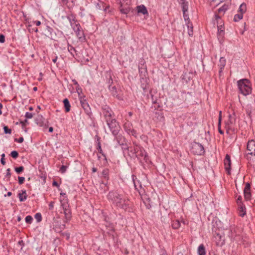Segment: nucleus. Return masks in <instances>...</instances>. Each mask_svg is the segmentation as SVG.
Returning <instances> with one entry per match:
<instances>
[{
    "instance_id": "obj_1",
    "label": "nucleus",
    "mask_w": 255,
    "mask_h": 255,
    "mask_svg": "<svg viewBox=\"0 0 255 255\" xmlns=\"http://www.w3.org/2000/svg\"><path fill=\"white\" fill-rule=\"evenodd\" d=\"M107 198L118 209L126 211L129 207V199L126 196L120 194L117 191H110L107 195Z\"/></svg>"
},
{
    "instance_id": "obj_2",
    "label": "nucleus",
    "mask_w": 255,
    "mask_h": 255,
    "mask_svg": "<svg viewBox=\"0 0 255 255\" xmlns=\"http://www.w3.org/2000/svg\"><path fill=\"white\" fill-rule=\"evenodd\" d=\"M67 17L70 22L72 28L75 31L79 40L81 42H84L86 40V38L84 31L80 23L76 19L75 16L73 14H70L67 16Z\"/></svg>"
},
{
    "instance_id": "obj_3",
    "label": "nucleus",
    "mask_w": 255,
    "mask_h": 255,
    "mask_svg": "<svg viewBox=\"0 0 255 255\" xmlns=\"http://www.w3.org/2000/svg\"><path fill=\"white\" fill-rule=\"evenodd\" d=\"M238 87L240 93L244 96L251 93L252 88L249 80L243 79L238 81Z\"/></svg>"
},
{
    "instance_id": "obj_4",
    "label": "nucleus",
    "mask_w": 255,
    "mask_h": 255,
    "mask_svg": "<svg viewBox=\"0 0 255 255\" xmlns=\"http://www.w3.org/2000/svg\"><path fill=\"white\" fill-rule=\"evenodd\" d=\"M101 114L106 123L108 122H110V120L115 119L114 112L107 105L102 106Z\"/></svg>"
},
{
    "instance_id": "obj_5",
    "label": "nucleus",
    "mask_w": 255,
    "mask_h": 255,
    "mask_svg": "<svg viewBox=\"0 0 255 255\" xmlns=\"http://www.w3.org/2000/svg\"><path fill=\"white\" fill-rule=\"evenodd\" d=\"M60 202L61 206L63 209L64 214L65 215L64 222L65 223H67L71 219V213L70 209H69V205L67 199H63V200H61Z\"/></svg>"
},
{
    "instance_id": "obj_6",
    "label": "nucleus",
    "mask_w": 255,
    "mask_h": 255,
    "mask_svg": "<svg viewBox=\"0 0 255 255\" xmlns=\"http://www.w3.org/2000/svg\"><path fill=\"white\" fill-rule=\"evenodd\" d=\"M107 124L113 135L116 136L119 133L121 127L115 119L107 122Z\"/></svg>"
},
{
    "instance_id": "obj_7",
    "label": "nucleus",
    "mask_w": 255,
    "mask_h": 255,
    "mask_svg": "<svg viewBox=\"0 0 255 255\" xmlns=\"http://www.w3.org/2000/svg\"><path fill=\"white\" fill-rule=\"evenodd\" d=\"M191 152L195 155H201L204 153L203 146L198 142H194L192 144Z\"/></svg>"
},
{
    "instance_id": "obj_8",
    "label": "nucleus",
    "mask_w": 255,
    "mask_h": 255,
    "mask_svg": "<svg viewBox=\"0 0 255 255\" xmlns=\"http://www.w3.org/2000/svg\"><path fill=\"white\" fill-rule=\"evenodd\" d=\"M118 143L121 146L124 150H128V146L127 144L126 138L122 134L119 133L115 136Z\"/></svg>"
},
{
    "instance_id": "obj_9",
    "label": "nucleus",
    "mask_w": 255,
    "mask_h": 255,
    "mask_svg": "<svg viewBox=\"0 0 255 255\" xmlns=\"http://www.w3.org/2000/svg\"><path fill=\"white\" fill-rule=\"evenodd\" d=\"M80 102L82 107L83 108L86 113L90 115L91 114L90 108L88 103L87 102L84 97H80L79 98Z\"/></svg>"
},
{
    "instance_id": "obj_10",
    "label": "nucleus",
    "mask_w": 255,
    "mask_h": 255,
    "mask_svg": "<svg viewBox=\"0 0 255 255\" xmlns=\"http://www.w3.org/2000/svg\"><path fill=\"white\" fill-rule=\"evenodd\" d=\"M135 157L139 159L143 158V160H144L145 162H147L148 160V156L146 152L143 148L140 146H139V149H138Z\"/></svg>"
},
{
    "instance_id": "obj_11",
    "label": "nucleus",
    "mask_w": 255,
    "mask_h": 255,
    "mask_svg": "<svg viewBox=\"0 0 255 255\" xmlns=\"http://www.w3.org/2000/svg\"><path fill=\"white\" fill-rule=\"evenodd\" d=\"M225 168L228 174H231V160L229 154H226L224 159Z\"/></svg>"
},
{
    "instance_id": "obj_12",
    "label": "nucleus",
    "mask_w": 255,
    "mask_h": 255,
    "mask_svg": "<svg viewBox=\"0 0 255 255\" xmlns=\"http://www.w3.org/2000/svg\"><path fill=\"white\" fill-rule=\"evenodd\" d=\"M247 150L249 151L248 154L255 156V141L254 140H251L248 141Z\"/></svg>"
},
{
    "instance_id": "obj_13",
    "label": "nucleus",
    "mask_w": 255,
    "mask_h": 255,
    "mask_svg": "<svg viewBox=\"0 0 255 255\" xmlns=\"http://www.w3.org/2000/svg\"><path fill=\"white\" fill-rule=\"evenodd\" d=\"M251 185L250 183H247L244 189V197L246 200H250L251 198V194L250 192Z\"/></svg>"
},
{
    "instance_id": "obj_14",
    "label": "nucleus",
    "mask_w": 255,
    "mask_h": 255,
    "mask_svg": "<svg viewBox=\"0 0 255 255\" xmlns=\"http://www.w3.org/2000/svg\"><path fill=\"white\" fill-rule=\"evenodd\" d=\"M182 10L183 12V17L184 18V20L186 22V24L187 25L188 22H191L190 21L189 17L188 14L186 13V12L188 11V5H184L182 6Z\"/></svg>"
},
{
    "instance_id": "obj_15",
    "label": "nucleus",
    "mask_w": 255,
    "mask_h": 255,
    "mask_svg": "<svg viewBox=\"0 0 255 255\" xmlns=\"http://www.w3.org/2000/svg\"><path fill=\"white\" fill-rule=\"evenodd\" d=\"M138 149H139V146H136L135 147H128V154L130 157H135L136 153L137 152Z\"/></svg>"
},
{
    "instance_id": "obj_16",
    "label": "nucleus",
    "mask_w": 255,
    "mask_h": 255,
    "mask_svg": "<svg viewBox=\"0 0 255 255\" xmlns=\"http://www.w3.org/2000/svg\"><path fill=\"white\" fill-rule=\"evenodd\" d=\"M238 235V231L236 228L235 227H231L230 228V232L229 233V237L233 240H236V238L237 237Z\"/></svg>"
},
{
    "instance_id": "obj_17",
    "label": "nucleus",
    "mask_w": 255,
    "mask_h": 255,
    "mask_svg": "<svg viewBox=\"0 0 255 255\" xmlns=\"http://www.w3.org/2000/svg\"><path fill=\"white\" fill-rule=\"evenodd\" d=\"M136 10L138 13H140L143 15H148V12L146 7L143 4L138 5L136 7Z\"/></svg>"
},
{
    "instance_id": "obj_18",
    "label": "nucleus",
    "mask_w": 255,
    "mask_h": 255,
    "mask_svg": "<svg viewBox=\"0 0 255 255\" xmlns=\"http://www.w3.org/2000/svg\"><path fill=\"white\" fill-rule=\"evenodd\" d=\"M226 63V60L224 57H221L219 60V64L218 66L220 68L219 74L221 76L222 71L224 69Z\"/></svg>"
},
{
    "instance_id": "obj_19",
    "label": "nucleus",
    "mask_w": 255,
    "mask_h": 255,
    "mask_svg": "<svg viewBox=\"0 0 255 255\" xmlns=\"http://www.w3.org/2000/svg\"><path fill=\"white\" fill-rule=\"evenodd\" d=\"M239 214L241 217H244L246 214V207L243 204L238 205Z\"/></svg>"
},
{
    "instance_id": "obj_20",
    "label": "nucleus",
    "mask_w": 255,
    "mask_h": 255,
    "mask_svg": "<svg viewBox=\"0 0 255 255\" xmlns=\"http://www.w3.org/2000/svg\"><path fill=\"white\" fill-rule=\"evenodd\" d=\"M21 192V193H18V197L19 198V201L20 202H23L26 200V199H27V195L26 194V190H22Z\"/></svg>"
},
{
    "instance_id": "obj_21",
    "label": "nucleus",
    "mask_w": 255,
    "mask_h": 255,
    "mask_svg": "<svg viewBox=\"0 0 255 255\" xmlns=\"http://www.w3.org/2000/svg\"><path fill=\"white\" fill-rule=\"evenodd\" d=\"M63 103L64 104L65 112L67 113L69 112L70 111L71 105L68 100L67 98L64 99Z\"/></svg>"
},
{
    "instance_id": "obj_22",
    "label": "nucleus",
    "mask_w": 255,
    "mask_h": 255,
    "mask_svg": "<svg viewBox=\"0 0 255 255\" xmlns=\"http://www.w3.org/2000/svg\"><path fill=\"white\" fill-rule=\"evenodd\" d=\"M224 30L222 25L218 26V37L219 39L222 38L224 35Z\"/></svg>"
},
{
    "instance_id": "obj_23",
    "label": "nucleus",
    "mask_w": 255,
    "mask_h": 255,
    "mask_svg": "<svg viewBox=\"0 0 255 255\" xmlns=\"http://www.w3.org/2000/svg\"><path fill=\"white\" fill-rule=\"evenodd\" d=\"M198 255H205L206 252L203 244H201L198 248Z\"/></svg>"
},
{
    "instance_id": "obj_24",
    "label": "nucleus",
    "mask_w": 255,
    "mask_h": 255,
    "mask_svg": "<svg viewBox=\"0 0 255 255\" xmlns=\"http://www.w3.org/2000/svg\"><path fill=\"white\" fill-rule=\"evenodd\" d=\"M109 89L110 92L111 93L112 95L114 97L119 98V97H118L119 96L118 94V92H117V89L116 88V86H110L109 87Z\"/></svg>"
},
{
    "instance_id": "obj_25",
    "label": "nucleus",
    "mask_w": 255,
    "mask_h": 255,
    "mask_svg": "<svg viewBox=\"0 0 255 255\" xmlns=\"http://www.w3.org/2000/svg\"><path fill=\"white\" fill-rule=\"evenodd\" d=\"M141 82V87L144 90H146L148 88V84L147 82V80L144 78H142L140 80Z\"/></svg>"
},
{
    "instance_id": "obj_26",
    "label": "nucleus",
    "mask_w": 255,
    "mask_h": 255,
    "mask_svg": "<svg viewBox=\"0 0 255 255\" xmlns=\"http://www.w3.org/2000/svg\"><path fill=\"white\" fill-rule=\"evenodd\" d=\"M102 176L105 180L108 181L109 179V170L108 168H105L102 172Z\"/></svg>"
},
{
    "instance_id": "obj_27",
    "label": "nucleus",
    "mask_w": 255,
    "mask_h": 255,
    "mask_svg": "<svg viewBox=\"0 0 255 255\" xmlns=\"http://www.w3.org/2000/svg\"><path fill=\"white\" fill-rule=\"evenodd\" d=\"M151 111H162V108L159 103L157 102L156 104H152L150 108Z\"/></svg>"
},
{
    "instance_id": "obj_28",
    "label": "nucleus",
    "mask_w": 255,
    "mask_h": 255,
    "mask_svg": "<svg viewBox=\"0 0 255 255\" xmlns=\"http://www.w3.org/2000/svg\"><path fill=\"white\" fill-rule=\"evenodd\" d=\"M247 11V5L245 3H242L239 8L238 12L241 13L243 14L245 13Z\"/></svg>"
},
{
    "instance_id": "obj_29",
    "label": "nucleus",
    "mask_w": 255,
    "mask_h": 255,
    "mask_svg": "<svg viewBox=\"0 0 255 255\" xmlns=\"http://www.w3.org/2000/svg\"><path fill=\"white\" fill-rule=\"evenodd\" d=\"M228 8L229 6L227 4H224L223 6L218 9V12L220 14L223 15Z\"/></svg>"
},
{
    "instance_id": "obj_30",
    "label": "nucleus",
    "mask_w": 255,
    "mask_h": 255,
    "mask_svg": "<svg viewBox=\"0 0 255 255\" xmlns=\"http://www.w3.org/2000/svg\"><path fill=\"white\" fill-rule=\"evenodd\" d=\"M187 27L188 28V33L190 36H192L193 35V27L192 22H188Z\"/></svg>"
},
{
    "instance_id": "obj_31",
    "label": "nucleus",
    "mask_w": 255,
    "mask_h": 255,
    "mask_svg": "<svg viewBox=\"0 0 255 255\" xmlns=\"http://www.w3.org/2000/svg\"><path fill=\"white\" fill-rule=\"evenodd\" d=\"M180 226V222L178 220L173 221L172 223V227L174 229H177L179 228Z\"/></svg>"
},
{
    "instance_id": "obj_32",
    "label": "nucleus",
    "mask_w": 255,
    "mask_h": 255,
    "mask_svg": "<svg viewBox=\"0 0 255 255\" xmlns=\"http://www.w3.org/2000/svg\"><path fill=\"white\" fill-rule=\"evenodd\" d=\"M120 6L129 5L130 3V0H119Z\"/></svg>"
},
{
    "instance_id": "obj_33",
    "label": "nucleus",
    "mask_w": 255,
    "mask_h": 255,
    "mask_svg": "<svg viewBox=\"0 0 255 255\" xmlns=\"http://www.w3.org/2000/svg\"><path fill=\"white\" fill-rule=\"evenodd\" d=\"M221 111L220 112L219 114V122H218V130L219 132L221 134H223L224 131L221 129Z\"/></svg>"
},
{
    "instance_id": "obj_34",
    "label": "nucleus",
    "mask_w": 255,
    "mask_h": 255,
    "mask_svg": "<svg viewBox=\"0 0 255 255\" xmlns=\"http://www.w3.org/2000/svg\"><path fill=\"white\" fill-rule=\"evenodd\" d=\"M243 17V14L238 12V14H236L234 16V20L236 22H238L242 19Z\"/></svg>"
},
{
    "instance_id": "obj_35",
    "label": "nucleus",
    "mask_w": 255,
    "mask_h": 255,
    "mask_svg": "<svg viewBox=\"0 0 255 255\" xmlns=\"http://www.w3.org/2000/svg\"><path fill=\"white\" fill-rule=\"evenodd\" d=\"M129 5H127V6H123V7H121L120 10H121V12L123 13H124V14L128 13L129 10Z\"/></svg>"
},
{
    "instance_id": "obj_36",
    "label": "nucleus",
    "mask_w": 255,
    "mask_h": 255,
    "mask_svg": "<svg viewBox=\"0 0 255 255\" xmlns=\"http://www.w3.org/2000/svg\"><path fill=\"white\" fill-rule=\"evenodd\" d=\"M68 50L71 53V54L74 57V55L73 52H76V50L74 47H73L72 45L69 44H68Z\"/></svg>"
},
{
    "instance_id": "obj_37",
    "label": "nucleus",
    "mask_w": 255,
    "mask_h": 255,
    "mask_svg": "<svg viewBox=\"0 0 255 255\" xmlns=\"http://www.w3.org/2000/svg\"><path fill=\"white\" fill-rule=\"evenodd\" d=\"M222 0H210V4L212 6H217Z\"/></svg>"
},
{
    "instance_id": "obj_38",
    "label": "nucleus",
    "mask_w": 255,
    "mask_h": 255,
    "mask_svg": "<svg viewBox=\"0 0 255 255\" xmlns=\"http://www.w3.org/2000/svg\"><path fill=\"white\" fill-rule=\"evenodd\" d=\"M252 108L251 105H247L246 107V113L249 116H250L252 113Z\"/></svg>"
},
{
    "instance_id": "obj_39",
    "label": "nucleus",
    "mask_w": 255,
    "mask_h": 255,
    "mask_svg": "<svg viewBox=\"0 0 255 255\" xmlns=\"http://www.w3.org/2000/svg\"><path fill=\"white\" fill-rule=\"evenodd\" d=\"M152 112L155 114V117L157 118L158 117H160L161 118H163L162 111H152Z\"/></svg>"
},
{
    "instance_id": "obj_40",
    "label": "nucleus",
    "mask_w": 255,
    "mask_h": 255,
    "mask_svg": "<svg viewBox=\"0 0 255 255\" xmlns=\"http://www.w3.org/2000/svg\"><path fill=\"white\" fill-rule=\"evenodd\" d=\"M124 128L127 132L128 129H131L132 128L131 127V124H130L129 123H125L124 125Z\"/></svg>"
},
{
    "instance_id": "obj_41",
    "label": "nucleus",
    "mask_w": 255,
    "mask_h": 255,
    "mask_svg": "<svg viewBox=\"0 0 255 255\" xmlns=\"http://www.w3.org/2000/svg\"><path fill=\"white\" fill-rule=\"evenodd\" d=\"M34 218L38 222H39L42 220L41 214L40 213H37L35 214Z\"/></svg>"
},
{
    "instance_id": "obj_42",
    "label": "nucleus",
    "mask_w": 255,
    "mask_h": 255,
    "mask_svg": "<svg viewBox=\"0 0 255 255\" xmlns=\"http://www.w3.org/2000/svg\"><path fill=\"white\" fill-rule=\"evenodd\" d=\"M127 133L130 135H132L135 137L136 136V131L132 128L131 129H128Z\"/></svg>"
},
{
    "instance_id": "obj_43",
    "label": "nucleus",
    "mask_w": 255,
    "mask_h": 255,
    "mask_svg": "<svg viewBox=\"0 0 255 255\" xmlns=\"http://www.w3.org/2000/svg\"><path fill=\"white\" fill-rule=\"evenodd\" d=\"M33 220V218L31 216H27L25 218V222L27 224H31Z\"/></svg>"
},
{
    "instance_id": "obj_44",
    "label": "nucleus",
    "mask_w": 255,
    "mask_h": 255,
    "mask_svg": "<svg viewBox=\"0 0 255 255\" xmlns=\"http://www.w3.org/2000/svg\"><path fill=\"white\" fill-rule=\"evenodd\" d=\"M10 156L14 159H16L18 156V153L15 150L11 152Z\"/></svg>"
},
{
    "instance_id": "obj_45",
    "label": "nucleus",
    "mask_w": 255,
    "mask_h": 255,
    "mask_svg": "<svg viewBox=\"0 0 255 255\" xmlns=\"http://www.w3.org/2000/svg\"><path fill=\"white\" fill-rule=\"evenodd\" d=\"M14 170L15 171V172L19 174L21 172L23 171V170H24V167L23 166H19V167H15L14 168Z\"/></svg>"
},
{
    "instance_id": "obj_46",
    "label": "nucleus",
    "mask_w": 255,
    "mask_h": 255,
    "mask_svg": "<svg viewBox=\"0 0 255 255\" xmlns=\"http://www.w3.org/2000/svg\"><path fill=\"white\" fill-rule=\"evenodd\" d=\"M4 132L5 134L8 133L11 134V129L9 128L7 126H4L3 127Z\"/></svg>"
},
{
    "instance_id": "obj_47",
    "label": "nucleus",
    "mask_w": 255,
    "mask_h": 255,
    "mask_svg": "<svg viewBox=\"0 0 255 255\" xmlns=\"http://www.w3.org/2000/svg\"><path fill=\"white\" fill-rule=\"evenodd\" d=\"M151 98L152 100V104H156L158 102V98L154 96V95L151 94Z\"/></svg>"
},
{
    "instance_id": "obj_48",
    "label": "nucleus",
    "mask_w": 255,
    "mask_h": 255,
    "mask_svg": "<svg viewBox=\"0 0 255 255\" xmlns=\"http://www.w3.org/2000/svg\"><path fill=\"white\" fill-rule=\"evenodd\" d=\"M67 168V166L65 165H62L60 168V172L62 173H64L66 172Z\"/></svg>"
},
{
    "instance_id": "obj_49",
    "label": "nucleus",
    "mask_w": 255,
    "mask_h": 255,
    "mask_svg": "<svg viewBox=\"0 0 255 255\" xmlns=\"http://www.w3.org/2000/svg\"><path fill=\"white\" fill-rule=\"evenodd\" d=\"M18 183L20 185L22 184L25 181V178L24 177L18 176Z\"/></svg>"
},
{
    "instance_id": "obj_50",
    "label": "nucleus",
    "mask_w": 255,
    "mask_h": 255,
    "mask_svg": "<svg viewBox=\"0 0 255 255\" xmlns=\"http://www.w3.org/2000/svg\"><path fill=\"white\" fill-rule=\"evenodd\" d=\"M177 1L181 5V6L184 5H188V2L186 0H177Z\"/></svg>"
},
{
    "instance_id": "obj_51",
    "label": "nucleus",
    "mask_w": 255,
    "mask_h": 255,
    "mask_svg": "<svg viewBox=\"0 0 255 255\" xmlns=\"http://www.w3.org/2000/svg\"><path fill=\"white\" fill-rule=\"evenodd\" d=\"M242 198L241 196H239L238 197L237 199V203L238 204V205L243 204L242 201Z\"/></svg>"
},
{
    "instance_id": "obj_52",
    "label": "nucleus",
    "mask_w": 255,
    "mask_h": 255,
    "mask_svg": "<svg viewBox=\"0 0 255 255\" xmlns=\"http://www.w3.org/2000/svg\"><path fill=\"white\" fill-rule=\"evenodd\" d=\"M5 41V36L3 34H0V43H3Z\"/></svg>"
},
{
    "instance_id": "obj_53",
    "label": "nucleus",
    "mask_w": 255,
    "mask_h": 255,
    "mask_svg": "<svg viewBox=\"0 0 255 255\" xmlns=\"http://www.w3.org/2000/svg\"><path fill=\"white\" fill-rule=\"evenodd\" d=\"M25 117L26 119H31L33 117V114L31 113L26 112Z\"/></svg>"
},
{
    "instance_id": "obj_54",
    "label": "nucleus",
    "mask_w": 255,
    "mask_h": 255,
    "mask_svg": "<svg viewBox=\"0 0 255 255\" xmlns=\"http://www.w3.org/2000/svg\"><path fill=\"white\" fill-rule=\"evenodd\" d=\"M97 149H98V152L100 153H101L104 157L105 159H106V156H105V155L104 154V153L103 152V150H102L101 146H99V147H97Z\"/></svg>"
},
{
    "instance_id": "obj_55",
    "label": "nucleus",
    "mask_w": 255,
    "mask_h": 255,
    "mask_svg": "<svg viewBox=\"0 0 255 255\" xmlns=\"http://www.w3.org/2000/svg\"><path fill=\"white\" fill-rule=\"evenodd\" d=\"M61 235L63 237H65L67 240H68L70 238V234L68 233H62Z\"/></svg>"
},
{
    "instance_id": "obj_56",
    "label": "nucleus",
    "mask_w": 255,
    "mask_h": 255,
    "mask_svg": "<svg viewBox=\"0 0 255 255\" xmlns=\"http://www.w3.org/2000/svg\"><path fill=\"white\" fill-rule=\"evenodd\" d=\"M110 8V5H106L105 6L103 7L104 11L105 12H109L110 10L109 9Z\"/></svg>"
},
{
    "instance_id": "obj_57",
    "label": "nucleus",
    "mask_w": 255,
    "mask_h": 255,
    "mask_svg": "<svg viewBox=\"0 0 255 255\" xmlns=\"http://www.w3.org/2000/svg\"><path fill=\"white\" fill-rule=\"evenodd\" d=\"M24 140V139H23V137H21L19 138H15L14 139V141H16V142H17L18 143H21Z\"/></svg>"
},
{
    "instance_id": "obj_58",
    "label": "nucleus",
    "mask_w": 255,
    "mask_h": 255,
    "mask_svg": "<svg viewBox=\"0 0 255 255\" xmlns=\"http://www.w3.org/2000/svg\"><path fill=\"white\" fill-rule=\"evenodd\" d=\"M96 138H97V147H99V146H101V143L100 141V138L97 135L96 136Z\"/></svg>"
},
{
    "instance_id": "obj_59",
    "label": "nucleus",
    "mask_w": 255,
    "mask_h": 255,
    "mask_svg": "<svg viewBox=\"0 0 255 255\" xmlns=\"http://www.w3.org/2000/svg\"><path fill=\"white\" fill-rule=\"evenodd\" d=\"M54 202H50V203L49 204V210H52L54 208Z\"/></svg>"
},
{
    "instance_id": "obj_60",
    "label": "nucleus",
    "mask_w": 255,
    "mask_h": 255,
    "mask_svg": "<svg viewBox=\"0 0 255 255\" xmlns=\"http://www.w3.org/2000/svg\"><path fill=\"white\" fill-rule=\"evenodd\" d=\"M6 177H8L9 178H10V176H11V173H10V168H8L7 170H6Z\"/></svg>"
},
{
    "instance_id": "obj_61",
    "label": "nucleus",
    "mask_w": 255,
    "mask_h": 255,
    "mask_svg": "<svg viewBox=\"0 0 255 255\" xmlns=\"http://www.w3.org/2000/svg\"><path fill=\"white\" fill-rule=\"evenodd\" d=\"M76 91L77 93L80 94V92H82V89L80 87L79 85H78V86L76 88Z\"/></svg>"
},
{
    "instance_id": "obj_62",
    "label": "nucleus",
    "mask_w": 255,
    "mask_h": 255,
    "mask_svg": "<svg viewBox=\"0 0 255 255\" xmlns=\"http://www.w3.org/2000/svg\"><path fill=\"white\" fill-rule=\"evenodd\" d=\"M33 22L35 24L36 26H39L41 24V22L39 20L33 21Z\"/></svg>"
},
{
    "instance_id": "obj_63",
    "label": "nucleus",
    "mask_w": 255,
    "mask_h": 255,
    "mask_svg": "<svg viewBox=\"0 0 255 255\" xmlns=\"http://www.w3.org/2000/svg\"><path fill=\"white\" fill-rule=\"evenodd\" d=\"M229 118L230 123L231 124H233L234 123V121H233V120L232 119V116L230 115L229 116Z\"/></svg>"
},
{
    "instance_id": "obj_64",
    "label": "nucleus",
    "mask_w": 255,
    "mask_h": 255,
    "mask_svg": "<svg viewBox=\"0 0 255 255\" xmlns=\"http://www.w3.org/2000/svg\"><path fill=\"white\" fill-rule=\"evenodd\" d=\"M0 162L2 165H4L5 164V159L3 158H1Z\"/></svg>"
}]
</instances>
